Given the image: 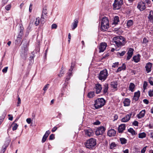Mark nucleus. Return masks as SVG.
<instances>
[{
  "mask_svg": "<svg viewBox=\"0 0 153 153\" xmlns=\"http://www.w3.org/2000/svg\"><path fill=\"white\" fill-rule=\"evenodd\" d=\"M126 53V51H123L121 53L118 52L117 53V54H119L120 56H123Z\"/></svg>",
  "mask_w": 153,
  "mask_h": 153,
  "instance_id": "09e8293b",
  "label": "nucleus"
},
{
  "mask_svg": "<svg viewBox=\"0 0 153 153\" xmlns=\"http://www.w3.org/2000/svg\"><path fill=\"white\" fill-rule=\"evenodd\" d=\"M12 125H14L12 127L13 130L15 131L16 130L18 126V125L16 123H14V122H13V123Z\"/></svg>",
  "mask_w": 153,
  "mask_h": 153,
  "instance_id": "e433bc0d",
  "label": "nucleus"
},
{
  "mask_svg": "<svg viewBox=\"0 0 153 153\" xmlns=\"http://www.w3.org/2000/svg\"><path fill=\"white\" fill-rule=\"evenodd\" d=\"M140 55L138 54L137 56H134L133 58V61L136 63H137L140 61Z\"/></svg>",
  "mask_w": 153,
  "mask_h": 153,
  "instance_id": "b1692460",
  "label": "nucleus"
},
{
  "mask_svg": "<svg viewBox=\"0 0 153 153\" xmlns=\"http://www.w3.org/2000/svg\"><path fill=\"white\" fill-rule=\"evenodd\" d=\"M47 17V16H42L40 18V22L42 24H43L45 22V19Z\"/></svg>",
  "mask_w": 153,
  "mask_h": 153,
  "instance_id": "c9c22d12",
  "label": "nucleus"
},
{
  "mask_svg": "<svg viewBox=\"0 0 153 153\" xmlns=\"http://www.w3.org/2000/svg\"><path fill=\"white\" fill-rule=\"evenodd\" d=\"M105 130L106 129L104 126H100L96 129L95 131V134L97 136L102 135L104 133Z\"/></svg>",
  "mask_w": 153,
  "mask_h": 153,
  "instance_id": "6e6552de",
  "label": "nucleus"
},
{
  "mask_svg": "<svg viewBox=\"0 0 153 153\" xmlns=\"http://www.w3.org/2000/svg\"><path fill=\"white\" fill-rule=\"evenodd\" d=\"M146 113L145 110H143L140 112L139 114L137 115V117L139 119L143 117Z\"/></svg>",
  "mask_w": 153,
  "mask_h": 153,
  "instance_id": "6ab92c4d",
  "label": "nucleus"
},
{
  "mask_svg": "<svg viewBox=\"0 0 153 153\" xmlns=\"http://www.w3.org/2000/svg\"><path fill=\"white\" fill-rule=\"evenodd\" d=\"M6 114L5 112H4L2 114V116H1L0 118H1L2 120H4Z\"/></svg>",
  "mask_w": 153,
  "mask_h": 153,
  "instance_id": "13d9d810",
  "label": "nucleus"
},
{
  "mask_svg": "<svg viewBox=\"0 0 153 153\" xmlns=\"http://www.w3.org/2000/svg\"><path fill=\"white\" fill-rule=\"evenodd\" d=\"M95 89L97 94L100 93L102 89L101 85L99 83L96 84L95 85Z\"/></svg>",
  "mask_w": 153,
  "mask_h": 153,
  "instance_id": "4468645a",
  "label": "nucleus"
},
{
  "mask_svg": "<svg viewBox=\"0 0 153 153\" xmlns=\"http://www.w3.org/2000/svg\"><path fill=\"white\" fill-rule=\"evenodd\" d=\"M8 0H2V3L3 6H4L5 4H6L8 1Z\"/></svg>",
  "mask_w": 153,
  "mask_h": 153,
  "instance_id": "864d4df0",
  "label": "nucleus"
},
{
  "mask_svg": "<svg viewBox=\"0 0 153 153\" xmlns=\"http://www.w3.org/2000/svg\"><path fill=\"white\" fill-rule=\"evenodd\" d=\"M74 63H71V68L69 69V71H70V72H71L73 70V69L74 68Z\"/></svg>",
  "mask_w": 153,
  "mask_h": 153,
  "instance_id": "a18cd8bd",
  "label": "nucleus"
},
{
  "mask_svg": "<svg viewBox=\"0 0 153 153\" xmlns=\"http://www.w3.org/2000/svg\"><path fill=\"white\" fill-rule=\"evenodd\" d=\"M123 4V0H114V3L113 4L114 9H119L121 7Z\"/></svg>",
  "mask_w": 153,
  "mask_h": 153,
  "instance_id": "0eeeda50",
  "label": "nucleus"
},
{
  "mask_svg": "<svg viewBox=\"0 0 153 153\" xmlns=\"http://www.w3.org/2000/svg\"><path fill=\"white\" fill-rule=\"evenodd\" d=\"M133 51L134 49L133 48H130L129 49L127 53L128 55L126 58V60H129L131 58L133 54Z\"/></svg>",
  "mask_w": 153,
  "mask_h": 153,
  "instance_id": "9b49d317",
  "label": "nucleus"
},
{
  "mask_svg": "<svg viewBox=\"0 0 153 153\" xmlns=\"http://www.w3.org/2000/svg\"><path fill=\"white\" fill-rule=\"evenodd\" d=\"M117 146V144L114 142H112L110 144V149H113Z\"/></svg>",
  "mask_w": 153,
  "mask_h": 153,
  "instance_id": "72a5a7b5",
  "label": "nucleus"
},
{
  "mask_svg": "<svg viewBox=\"0 0 153 153\" xmlns=\"http://www.w3.org/2000/svg\"><path fill=\"white\" fill-rule=\"evenodd\" d=\"M119 22V17L117 16L114 17V19L113 23L115 25L117 24L118 22Z\"/></svg>",
  "mask_w": 153,
  "mask_h": 153,
  "instance_id": "7c9ffc66",
  "label": "nucleus"
},
{
  "mask_svg": "<svg viewBox=\"0 0 153 153\" xmlns=\"http://www.w3.org/2000/svg\"><path fill=\"white\" fill-rule=\"evenodd\" d=\"M148 18L150 22L153 23V11H152L151 10L150 11Z\"/></svg>",
  "mask_w": 153,
  "mask_h": 153,
  "instance_id": "4be33fe9",
  "label": "nucleus"
},
{
  "mask_svg": "<svg viewBox=\"0 0 153 153\" xmlns=\"http://www.w3.org/2000/svg\"><path fill=\"white\" fill-rule=\"evenodd\" d=\"M109 27V21L106 17H103L102 19L101 28L103 31H105Z\"/></svg>",
  "mask_w": 153,
  "mask_h": 153,
  "instance_id": "39448f33",
  "label": "nucleus"
},
{
  "mask_svg": "<svg viewBox=\"0 0 153 153\" xmlns=\"http://www.w3.org/2000/svg\"><path fill=\"white\" fill-rule=\"evenodd\" d=\"M72 73L71 72H69L68 73V75L67 76V77L66 79V80L67 81H68L69 79H70V76L71 75Z\"/></svg>",
  "mask_w": 153,
  "mask_h": 153,
  "instance_id": "c03bdc74",
  "label": "nucleus"
},
{
  "mask_svg": "<svg viewBox=\"0 0 153 153\" xmlns=\"http://www.w3.org/2000/svg\"><path fill=\"white\" fill-rule=\"evenodd\" d=\"M100 123L99 121L97 120L96 121V122L94 123V124L95 125H99Z\"/></svg>",
  "mask_w": 153,
  "mask_h": 153,
  "instance_id": "774afa93",
  "label": "nucleus"
},
{
  "mask_svg": "<svg viewBox=\"0 0 153 153\" xmlns=\"http://www.w3.org/2000/svg\"><path fill=\"white\" fill-rule=\"evenodd\" d=\"M22 39L21 35H19L17 37L16 41L18 42H20Z\"/></svg>",
  "mask_w": 153,
  "mask_h": 153,
  "instance_id": "de8ad7c7",
  "label": "nucleus"
},
{
  "mask_svg": "<svg viewBox=\"0 0 153 153\" xmlns=\"http://www.w3.org/2000/svg\"><path fill=\"white\" fill-rule=\"evenodd\" d=\"M107 46V44L105 42H103L100 43L98 47L99 53L103 52L106 49Z\"/></svg>",
  "mask_w": 153,
  "mask_h": 153,
  "instance_id": "1a4fd4ad",
  "label": "nucleus"
},
{
  "mask_svg": "<svg viewBox=\"0 0 153 153\" xmlns=\"http://www.w3.org/2000/svg\"><path fill=\"white\" fill-rule=\"evenodd\" d=\"M47 9L46 8H44L42 11V16H47Z\"/></svg>",
  "mask_w": 153,
  "mask_h": 153,
  "instance_id": "4c0bfd02",
  "label": "nucleus"
},
{
  "mask_svg": "<svg viewBox=\"0 0 153 153\" xmlns=\"http://www.w3.org/2000/svg\"><path fill=\"white\" fill-rule=\"evenodd\" d=\"M78 22V21L77 19H75L74 20V22L72 23L71 25V27L73 30H74L77 27Z\"/></svg>",
  "mask_w": 153,
  "mask_h": 153,
  "instance_id": "412c9836",
  "label": "nucleus"
},
{
  "mask_svg": "<svg viewBox=\"0 0 153 153\" xmlns=\"http://www.w3.org/2000/svg\"><path fill=\"white\" fill-rule=\"evenodd\" d=\"M40 23V18L39 17L37 18L36 19L35 24L36 26L38 25Z\"/></svg>",
  "mask_w": 153,
  "mask_h": 153,
  "instance_id": "58836bf2",
  "label": "nucleus"
},
{
  "mask_svg": "<svg viewBox=\"0 0 153 153\" xmlns=\"http://www.w3.org/2000/svg\"><path fill=\"white\" fill-rule=\"evenodd\" d=\"M130 100L128 98L125 99L123 101L124 105L125 106H128L130 104Z\"/></svg>",
  "mask_w": 153,
  "mask_h": 153,
  "instance_id": "5701e85b",
  "label": "nucleus"
},
{
  "mask_svg": "<svg viewBox=\"0 0 153 153\" xmlns=\"http://www.w3.org/2000/svg\"><path fill=\"white\" fill-rule=\"evenodd\" d=\"M149 82L150 84L153 85V77H150L149 79Z\"/></svg>",
  "mask_w": 153,
  "mask_h": 153,
  "instance_id": "ea45409f",
  "label": "nucleus"
},
{
  "mask_svg": "<svg viewBox=\"0 0 153 153\" xmlns=\"http://www.w3.org/2000/svg\"><path fill=\"white\" fill-rule=\"evenodd\" d=\"M32 6L33 4H30V5L29 8V11L30 12H31L32 9Z\"/></svg>",
  "mask_w": 153,
  "mask_h": 153,
  "instance_id": "e2e57ef3",
  "label": "nucleus"
},
{
  "mask_svg": "<svg viewBox=\"0 0 153 153\" xmlns=\"http://www.w3.org/2000/svg\"><path fill=\"white\" fill-rule=\"evenodd\" d=\"M64 74V72L63 71L61 70L60 71V74H58V76L59 77L62 76V74Z\"/></svg>",
  "mask_w": 153,
  "mask_h": 153,
  "instance_id": "69168bd1",
  "label": "nucleus"
},
{
  "mask_svg": "<svg viewBox=\"0 0 153 153\" xmlns=\"http://www.w3.org/2000/svg\"><path fill=\"white\" fill-rule=\"evenodd\" d=\"M113 42L118 47H121L126 43L125 38L122 36H117L113 38Z\"/></svg>",
  "mask_w": 153,
  "mask_h": 153,
  "instance_id": "f03ea898",
  "label": "nucleus"
},
{
  "mask_svg": "<svg viewBox=\"0 0 153 153\" xmlns=\"http://www.w3.org/2000/svg\"><path fill=\"white\" fill-rule=\"evenodd\" d=\"M152 66V64L150 62H148L146 64L145 68L146 71L147 72V73H149L151 71Z\"/></svg>",
  "mask_w": 153,
  "mask_h": 153,
  "instance_id": "2eb2a0df",
  "label": "nucleus"
},
{
  "mask_svg": "<svg viewBox=\"0 0 153 153\" xmlns=\"http://www.w3.org/2000/svg\"><path fill=\"white\" fill-rule=\"evenodd\" d=\"M135 86L134 84L133 83H130L129 87V89L130 91L131 92H133L134 91V89L135 88Z\"/></svg>",
  "mask_w": 153,
  "mask_h": 153,
  "instance_id": "bb28decb",
  "label": "nucleus"
},
{
  "mask_svg": "<svg viewBox=\"0 0 153 153\" xmlns=\"http://www.w3.org/2000/svg\"><path fill=\"white\" fill-rule=\"evenodd\" d=\"M149 95L150 97L153 96V89L149 91Z\"/></svg>",
  "mask_w": 153,
  "mask_h": 153,
  "instance_id": "37998d69",
  "label": "nucleus"
},
{
  "mask_svg": "<svg viewBox=\"0 0 153 153\" xmlns=\"http://www.w3.org/2000/svg\"><path fill=\"white\" fill-rule=\"evenodd\" d=\"M23 46L22 48V50L20 53L21 57L25 59L28 54V45H29V42L26 39L22 41Z\"/></svg>",
  "mask_w": 153,
  "mask_h": 153,
  "instance_id": "f257e3e1",
  "label": "nucleus"
},
{
  "mask_svg": "<svg viewBox=\"0 0 153 153\" xmlns=\"http://www.w3.org/2000/svg\"><path fill=\"white\" fill-rule=\"evenodd\" d=\"M114 121L117 120L118 119V116L117 114H114Z\"/></svg>",
  "mask_w": 153,
  "mask_h": 153,
  "instance_id": "338daca9",
  "label": "nucleus"
},
{
  "mask_svg": "<svg viewBox=\"0 0 153 153\" xmlns=\"http://www.w3.org/2000/svg\"><path fill=\"white\" fill-rule=\"evenodd\" d=\"M54 138V135L53 134H51L49 136V140H53Z\"/></svg>",
  "mask_w": 153,
  "mask_h": 153,
  "instance_id": "603ef678",
  "label": "nucleus"
},
{
  "mask_svg": "<svg viewBox=\"0 0 153 153\" xmlns=\"http://www.w3.org/2000/svg\"><path fill=\"white\" fill-rule=\"evenodd\" d=\"M125 124H122L120 125L118 127V131L119 133H121L125 129Z\"/></svg>",
  "mask_w": 153,
  "mask_h": 153,
  "instance_id": "a211bd4d",
  "label": "nucleus"
},
{
  "mask_svg": "<svg viewBox=\"0 0 153 153\" xmlns=\"http://www.w3.org/2000/svg\"><path fill=\"white\" fill-rule=\"evenodd\" d=\"M137 7L140 11L144 10L146 8L145 3L143 1L140 2L138 4Z\"/></svg>",
  "mask_w": 153,
  "mask_h": 153,
  "instance_id": "9d476101",
  "label": "nucleus"
},
{
  "mask_svg": "<svg viewBox=\"0 0 153 153\" xmlns=\"http://www.w3.org/2000/svg\"><path fill=\"white\" fill-rule=\"evenodd\" d=\"M88 97L89 98H92L94 96V93L93 91L89 92L87 95Z\"/></svg>",
  "mask_w": 153,
  "mask_h": 153,
  "instance_id": "2f4dec72",
  "label": "nucleus"
},
{
  "mask_svg": "<svg viewBox=\"0 0 153 153\" xmlns=\"http://www.w3.org/2000/svg\"><path fill=\"white\" fill-rule=\"evenodd\" d=\"M7 147L5 146V147H4L3 146L2 147V150L1 151V153H4L5 150H6Z\"/></svg>",
  "mask_w": 153,
  "mask_h": 153,
  "instance_id": "bf43d9fd",
  "label": "nucleus"
},
{
  "mask_svg": "<svg viewBox=\"0 0 153 153\" xmlns=\"http://www.w3.org/2000/svg\"><path fill=\"white\" fill-rule=\"evenodd\" d=\"M149 42L148 40L146 38H144L143 40V43L146 44Z\"/></svg>",
  "mask_w": 153,
  "mask_h": 153,
  "instance_id": "8fccbe9b",
  "label": "nucleus"
},
{
  "mask_svg": "<svg viewBox=\"0 0 153 153\" xmlns=\"http://www.w3.org/2000/svg\"><path fill=\"white\" fill-rule=\"evenodd\" d=\"M108 74V71L106 69L101 71L98 76L99 79L102 81H104L106 79Z\"/></svg>",
  "mask_w": 153,
  "mask_h": 153,
  "instance_id": "423d86ee",
  "label": "nucleus"
},
{
  "mask_svg": "<svg viewBox=\"0 0 153 153\" xmlns=\"http://www.w3.org/2000/svg\"><path fill=\"white\" fill-rule=\"evenodd\" d=\"M8 67H5L2 70V71L4 73H6L7 71Z\"/></svg>",
  "mask_w": 153,
  "mask_h": 153,
  "instance_id": "5fc2aeb1",
  "label": "nucleus"
},
{
  "mask_svg": "<svg viewBox=\"0 0 153 153\" xmlns=\"http://www.w3.org/2000/svg\"><path fill=\"white\" fill-rule=\"evenodd\" d=\"M140 92L139 91H138L137 92H135L133 97V100H135V101H137L140 96Z\"/></svg>",
  "mask_w": 153,
  "mask_h": 153,
  "instance_id": "aec40b11",
  "label": "nucleus"
},
{
  "mask_svg": "<svg viewBox=\"0 0 153 153\" xmlns=\"http://www.w3.org/2000/svg\"><path fill=\"white\" fill-rule=\"evenodd\" d=\"M126 68V66L125 63H123L122 65V66L118 68L117 70L116 71V72H118L122 70H125Z\"/></svg>",
  "mask_w": 153,
  "mask_h": 153,
  "instance_id": "393cba45",
  "label": "nucleus"
},
{
  "mask_svg": "<svg viewBox=\"0 0 153 153\" xmlns=\"http://www.w3.org/2000/svg\"><path fill=\"white\" fill-rule=\"evenodd\" d=\"M94 106L96 109L100 108L105 104V100L103 98H98L94 101Z\"/></svg>",
  "mask_w": 153,
  "mask_h": 153,
  "instance_id": "20e7f679",
  "label": "nucleus"
},
{
  "mask_svg": "<svg viewBox=\"0 0 153 153\" xmlns=\"http://www.w3.org/2000/svg\"><path fill=\"white\" fill-rule=\"evenodd\" d=\"M146 134L145 132H142L139 134L138 137L140 138L143 139L146 137Z\"/></svg>",
  "mask_w": 153,
  "mask_h": 153,
  "instance_id": "cd10ccee",
  "label": "nucleus"
},
{
  "mask_svg": "<svg viewBox=\"0 0 153 153\" xmlns=\"http://www.w3.org/2000/svg\"><path fill=\"white\" fill-rule=\"evenodd\" d=\"M133 24V21L131 20H129L127 21V25L128 27H130Z\"/></svg>",
  "mask_w": 153,
  "mask_h": 153,
  "instance_id": "473e14b6",
  "label": "nucleus"
},
{
  "mask_svg": "<svg viewBox=\"0 0 153 153\" xmlns=\"http://www.w3.org/2000/svg\"><path fill=\"white\" fill-rule=\"evenodd\" d=\"M111 87L115 89V90H117V83L116 82H111Z\"/></svg>",
  "mask_w": 153,
  "mask_h": 153,
  "instance_id": "a878e982",
  "label": "nucleus"
},
{
  "mask_svg": "<svg viewBox=\"0 0 153 153\" xmlns=\"http://www.w3.org/2000/svg\"><path fill=\"white\" fill-rule=\"evenodd\" d=\"M128 131L130 132L132 135H136L137 134L135 131L131 128H130L128 129Z\"/></svg>",
  "mask_w": 153,
  "mask_h": 153,
  "instance_id": "c756f323",
  "label": "nucleus"
},
{
  "mask_svg": "<svg viewBox=\"0 0 153 153\" xmlns=\"http://www.w3.org/2000/svg\"><path fill=\"white\" fill-rule=\"evenodd\" d=\"M147 148V146L144 147L141 150V153H145Z\"/></svg>",
  "mask_w": 153,
  "mask_h": 153,
  "instance_id": "4d7b16f0",
  "label": "nucleus"
},
{
  "mask_svg": "<svg viewBox=\"0 0 153 153\" xmlns=\"http://www.w3.org/2000/svg\"><path fill=\"white\" fill-rule=\"evenodd\" d=\"M132 114V113H130L127 114L125 117H124L121 119V122H128L130 119Z\"/></svg>",
  "mask_w": 153,
  "mask_h": 153,
  "instance_id": "f8f14e48",
  "label": "nucleus"
},
{
  "mask_svg": "<svg viewBox=\"0 0 153 153\" xmlns=\"http://www.w3.org/2000/svg\"><path fill=\"white\" fill-rule=\"evenodd\" d=\"M119 65V62H116L113 64L112 67L113 68H116Z\"/></svg>",
  "mask_w": 153,
  "mask_h": 153,
  "instance_id": "49530a36",
  "label": "nucleus"
},
{
  "mask_svg": "<svg viewBox=\"0 0 153 153\" xmlns=\"http://www.w3.org/2000/svg\"><path fill=\"white\" fill-rule=\"evenodd\" d=\"M11 7V4H8L5 7V9L7 11L9 10H10Z\"/></svg>",
  "mask_w": 153,
  "mask_h": 153,
  "instance_id": "79ce46f5",
  "label": "nucleus"
},
{
  "mask_svg": "<svg viewBox=\"0 0 153 153\" xmlns=\"http://www.w3.org/2000/svg\"><path fill=\"white\" fill-rule=\"evenodd\" d=\"M120 141L122 144H125L127 143V140L124 138H121L120 139Z\"/></svg>",
  "mask_w": 153,
  "mask_h": 153,
  "instance_id": "f704fd0d",
  "label": "nucleus"
},
{
  "mask_svg": "<svg viewBox=\"0 0 153 153\" xmlns=\"http://www.w3.org/2000/svg\"><path fill=\"white\" fill-rule=\"evenodd\" d=\"M96 140L94 138H91L87 140L85 143L86 148L93 149L96 145Z\"/></svg>",
  "mask_w": 153,
  "mask_h": 153,
  "instance_id": "7ed1b4c3",
  "label": "nucleus"
},
{
  "mask_svg": "<svg viewBox=\"0 0 153 153\" xmlns=\"http://www.w3.org/2000/svg\"><path fill=\"white\" fill-rule=\"evenodd\" d=\"M26 121L28 124H30L31 122V119L30 118H27L26 120Z\"/></svg>",
  "mask_w": 153,
  "mask_h": 153,
  "instance_id": "0e129e2a",
  "label": "nucleus"
},
{
  "mask_svg": "<svg viewBox=\"0 0 153 153\" xmlns=\"http://www.w3.org/2000/svg\"><path fill=\"white\" fill-rule=\"evenodd\" d=\"M49 85V84H47L45 85L43 88V90L45 91V92H46V91L48 88Z\"/></svg>",
  "mask_w": 153,
  "mask_h": 153,
  "instance_id": "a19ab883",
  "label": "nucleus"
},
{
  "mask_svg": "<svg viewBox=\"0 0 153 153\" xmlns=\"http://www.w3.org/2000/svg\"><path fill=\"white\" fill-rule=\"evenodd\" d=\"M143 102L144 103H145L146 104H148V103H149V102L148 100L146 99H144L143 100Z\"/></svg>",
  "mask_w": 153,
  "mask_h": 153,
  "instance_id": "680f3d73",
  "label": "nucleus"
},
{
  "mask_svg": "<svg viewBox=\"0 0 153 153\" xmlns=\"http://www.w3.org/2000/svg\"><path fill=\"white\" fill-rule=\"evenodd\" d=\"M50 133V132L49 130H48L46 132L45 134L43 136L42 140V143H44L46 141L47 138Z\"/></svg>",
  "mask_w": 153,
  "mask_h": 153,
  "instance_id": "dca6fc26",
  "label": "nucleus"
},
{
  "mask_svg": "<svg viewBox=\"0 0 153 153\" xmlns=\"http://www.w3.org/2000/svg\"><path fill=\"white\" fill-rule=\"evenodd\" d=\"M21 100L20 98L19 97L18 99V102H17V104L16 105V106H19V104H21Z\"/></svg>",
  "mask_w": 153,
  "mask_h": 153,
  "instance_id": "3c124183",
  "label": "nucleus"
},
{
  "mask_svg": "<svg viewBox=\"0 0 153 153\" xmlns=\"http://www.w3.org/2000/svg\"><path fill=\"white\" fill-rule=\"evenodd\" d=\"M138 123L137 121L135 120L134 122H133L132 124L135 126H138Z\"/></svg>",
  "mask_w": 153,
  "mask_h": 153,
  "instance_id": "052dcab7",
  "label": "nucleus"
},
{
  "mask_svg": "<svg viewBox=\"0 0 153 153\" xmlns=\"http://www.w3.org/2000/svg\"><path fill=\"white\" fill-rule=\"evenodd\" d=\"M57 27V25L55 24H53L51 25V28L52 29H56Z\"/></svg>",
  "mask_w": 153,
  "mask_h": 153,
  "instance_id": "6e6d98bb",
  "label": "nucleus"
},
{
  "mask_svg": "<svg viewBox=\"0 0 153 153\" xmlns=\"http://www.w3.org/2000/svg\"><path fill=\"white\" fill-rule=\"evenodd\" d=\"M85 131V134L89 137L93 136L94 134L93 131L91 128L86 129Z\"/></svg>",
  "mask_w": 153,
  "mask_h": 153,
  "instance_id": "ddd939ff",
  "label": "nucleus"
},
{
  "mask_svg": "<svg viewBox=\"0 0 153 153\" xmlns=\"http://www.w3.org/2000/svg\"><path fill=\"white\" fill-rule=\"evenodd\" d=\"M104 88L103 89V92L104 93H106L108 91V84H105L104 85Z\"/></svg>",
  "mask_w": 153,
  "mask_h": 153,
  "instance_id": "c85d7f7f",
  "label": "nucleus"
},
{
  "mask_svg": "<svg viewBox=\"0 0 153 153\" xmlns=\"http://www.w3.org/2000/svg\"><path fill=\"white\" fill-rule=\"evenodd\" d=\"M108 135L109 137L114 136L115 135L116 132L114 129H111L109 130L108 132Z\"/></svg>",
  "mask_w": 153,
  "mask_h": 153,
  "instance_id": "f3484780",
  "label": "nucleus"
}]
</instances>
